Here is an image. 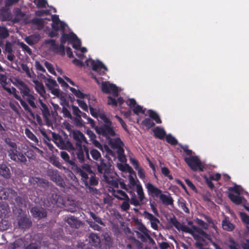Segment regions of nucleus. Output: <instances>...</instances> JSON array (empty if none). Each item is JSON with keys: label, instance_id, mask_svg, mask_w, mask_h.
Here are the masks:
<instances>
[{"label": "nucleus", "instance_id": "nucleus-1", "mask_svg": "<svg viewBox=\"0 0 249 249\" xmlns=\"http://www.w3.org/2000/svg\"><path fill=\"white\" fill-rule=\"evenodd\" d=\"M113 162L111 159H102L96 163L97 171L103 175L104 180L115 188H118V181L113 178Z\"/></svg>", "mask_w": 249, "mask_h": 249}, {"label": "nucleus", "instance_id": "nucleus-2", "mask_svg": "<svg viewBox=\"0 0 249 249\" xmlns=\"http://www.w3.org/2000/svg\"><path fill=\"white\" fill-rule=\"evenodd\" d=\"M178 145L186 154L189 156V157L185 158L184 161L191 169L193 171H196L197 169H199L200 171H202L203 170V166L201 161L197 156H192L193 151L188 149V145H183L180 143H179Z\"/></svg>", "mask_w": 249, "mask_h": 249}, {"label": "nucleus", "instance_id": "nucleus-3", "mask_svg": "<svg viewBox=\"0 0 249 249\" xmlns=\"http://www.w3.org/2000/svg\"><path fill=\"white\" fill-rule=\"evenodd\" d=\"M107 141L108 144L113 150H116V151L119 160L122 162L126 161V159L123 147L124 143L121 139L119 137L115 138L110 137L107 140Z\"/></svg>", "mask_w": 249, "mask_h": 249}, {"label": "nucleus", "instance_id": "nucleus-4", "mask_svg": "<svg viewBox=\"0 0 249 249\" xmlns=\"http://www.w3.org/2000/svg\"><path fill=\"white\" fill-rule=\"evenodd\" d=\"M52 135L53 141L60 149L67 150H73L74 149L67 135H64V137H62L55 133H53Z\"/></svg>", "mask_w": 249, "mask_h": 249}, {"label": "nucleus", "instance_id": "nucleus-5", "mask_svg": "<svg viewBox=\"0 0 249 249\" xmlns=\"http://www.w3.org/2000/svg\"><path fill=\"white\" fill-rule=\"evenodd\" d=\"M95 131L98 135L105 137L107 140L110 137H115L116 135V133L112 126L107 124H102L96 126Z\"/></svg>", "mask_w": 249, "mask_h": 249}, {"label": "nucleus", "instance_id": "nucleus-6", "mask_svg": "<svg viewBox=\"0 0 249 249\" xmlns=\"http://www.w3.org/2000/svg\"><path fill=\"white\" fill-rule=\"evenodd\" d=\"M76 148L77 158L80 163L91 161L89 155V148L87 146L84 145L83 147H76Z\"/></svg>", "mask_w": 249, "mask_h": 249}, {"label": "nucleus", "instance_id": "nucleus-7", "mask_svg": "<svg viewBox=\"0 0 249 249\" xmlns=\"http://www.w3.org/2000/svg\"><path fill=\"white\" fill-rule=\"evenodd\" d=\"M37 106L40 109L42 116L46 124L48 126L52 124V121L50 119L51 113L48 105L43 102L42 100L39 99L37 103Z\"/></svg>", "mask_w": 249, "mask_h": 249}, {"label": "nucleus", "instance_id": "nucleus-8", "mask_svg": "<svg viewBox=\"0 0 249 249\" xmlns=\"http://www.w3.org/2000/svg\"><path fill=\"white\" fill-rule=\"evenodd\" d=\"M101 89L104 93H111L114 97H117L119 95L117 87L115 85L111 84L108 81L102 82L101 85Z\"/></svg>", "mask_w": 249, "mask_h": 249}, {"label": "nucleus", "instance_id": "nucleus-9", "mask_svg": "<svg viewBox=\"0 0 249 249\" xmlns=\"http://www.w3.org/2000/svg\"><path fill=\"white\" fill-rule=\"evenodd\" d=\"M66 26V24L63 21L52 23V30L49 33V36L54 37L58 36L59 30H60L61 32H64Z\"/></svg>", "mask_w": 249, "mask_h": 249}, {"label": "nucleus", "instance_id": "nucleus-10", "mask_svg": "<svg viewBox=\"0 0 249 249\" xmlns=\"http://www.w3.org/2000/svg\"><path fill=\"white\" fill-rule=\"evenodd\" d=\"M72 136L75 141L76 147H82L83 143H88L84 135L79 130H73L72 132Z\"/></svg>", "mask_w": 249, "mask_h": 249}, {"label": "nucleus", "instance_id": "nucleus-11", "mask_svg": "<svg viewBox=\"0 0 249 249\" xmlns=\"http://www.w3.org/2000/svg\"><path fill=\"white\" fill-rule=\"evenodd\" d=\"M92 69L100 75H104L107 69L106 66L99 60L94 61L92 60L91 62Z\"/></svg>", "mask_w": 249, "mask_h": 249}, {"label": "nucleus", "instance_id": "nucleus-12", "mask_svg": "<svg viewBox=\"0 0 249 249\" xmlns=\"http://www.w3.org/2000/svg\"><path fill=\"white\" fill-rule=\"evenodd\" d=\"M192 229L195 231V232L197 233L201 236L204 237L205 238L208 239L210 241L211 244L213 245V246L215 248V249H223L221 248L218 244H217L215 242L213 241L211 236L207 233L205 231H204L202 229L195 226L192 225Z\"/></svg>", "mask_w": 249, "mask_h": 249}, {"label": "nucleus", "instance_id": "nucleus-13", "mask_svg": "<svg viewBox=\"0 0 249 249\" xmlns=\"http://www.w3.org/2000/svg\"><path fill=\"white\" fill-rule=\"evenodd\" d=\"M49 176L50 177L51 180L55 182L57 185L60 187L64 186V180L58 174L57 170H50L49 172Z\"/></svg>", "mask_w": 249, "mask_h": 249}, {"label": "nucleus", "instance_id": "nucleus-14", "mask_svg": "<svg viewBox=\"0 0 249 249\" xmlns=\"http://www.w3.org/2000/svg\"><path fill=\"white\" fill-rule=\"evenodd\" d=\"M145 187L147 190L148 194L153 197H159L162 193L160 189L150 182L146 184Z\"/></svg>", "mask_w": 249, "mask_h": 249}, {"label": "nucleus", "instance_id": "nucleus-15", "mask_svg": "<svg viewBox=\"0 0 249 249\" xmlns=\"http://www.w3.org/2000/svg\"><path fill=\"white\" fill-rule=\"evenodd\" d=\"M31 213L33 216L38 219H40L47 216L46 211L42 208L37 207H33L31 210Z\"/></svg>", "mask_w": 249, "mask_h": 249}, {"label": "nucleus", "instance_id": "nucleus-16", "mask_svg": "<svg viewBox=\"0 0 249 249\" xmlns=\"http://www.w3.org/2000/svg\"><path fill=\"white\" fill-rule=\"evenodd\" d=\"M138 229L142 233L141 234L139 231H137V237L141 240L143 242H146L147 241V238L146 236V234H149V231L146 228V227L142 224L141 223L138 228Z\"/></svg>", "mask_w": 249, "mask_h": 249}, {"label": "nucleus", "instance_id": "nucleus-17", "mask_svg": "<svg viewBox=\"0 0 249 249\" xmlns=\"http://www.w3.org/2000/svg\"><path fill=\"white\" fill-rule=\"evenodd\" d=\"M72 169L75 171L81 176V179L85 186H89L88 179L89 177L87 173L84 171L81 168L78 167L77 165L72 167Z\"/></svg>", "mask_w": 249, "mask_h": 249}, {"label": "nucleus", "instance_id": "nucleus-18", "mask_svg": "<svg viewBox=\"0 0 249 249\" xmlns=\"http://www.w3.org/2000/svg\"><path fill=\"white\" fill-rule=\"evenodd\" d=\"M30 182L34 185H37L44 188L49 186V182L44 178L38 177H32L29 179Z\"/></svg>", "mask_w": 249, "mask_h": 249}, {"label": "nucleus", "instance_id": "nucleus-19", "mask_svg": "<svg viewBox=\"0 0 249 249\" xmlns=\"http://www.w3.org/2000/svg\"><path fill=\"white\" fill-rule=\"evenodd\" d=\"M6 76L2 74H0V82L2 84L3 88L9 93L13 94L16 97V89L13 87L10 88L6 82Z\"/></svg>", "mask_w": 249, "mask_h": 249}, {"label": "nucleus", "instance_id": "nucleus-20", "mask_svg": "<svg viewBox=\"0 0 249 249\" xmlns=\"http://www.w3.org/2000/svg\"><path fill=\"white\" fill-rule=\"evenodd\" d=\"M65 221L71 228L78 229L80 227L81 224V222L74 216H67L65 218Z\"/></svg>", "mask_w": 249, "mask_h": 249}, {"label": "nucleus", "instance_id": "nucleus-21", "mask_svg": "<svg viewBox=\"0 0 249 249\" xmlns=\"http://www.w3.org/2000/svg\"><path fill=\"white\" fill-rule=\"evenodd\" d=\"M77 38V36L73 32L69 34H66L64 32H62V35L60 38V42L61 44H64L68 41L69 43H71L74 39Z\"/></svg>", "mask_w": 249, "mask_h": 249}, {"label": "nucleus", "instance_id": "nucleus-22", "mask_svg": "<svg viewBox=\"0 0 249 249\" xmlns=\"http://www.w3.org/2000/svg\"><path fill=\"white\" fill-rule=\"evenodd\" d=\"M161 203L165 206L173 205L174 200L170 194L168 193V195L161 193L159 197Z\"/></svg>", "mask_w": 249, "mask_h": 249}, {"label": "nucleus", "instance_id": "nucleus-23", "mask_svg": "<svg viewBox=\"0 0 249 249\" xmlns=\"http://www.w3.org/2000/svg\"><path fill=\"white\" fill-rule=\"evenodd\" d=\"M32 221L27 217H22L18 221V225L22 229H28L32 225Z\"/></svg>", "mask_w": 249, "mask_h": 249}, {"label": "nucleus", "instance_id": "nucleus-24", "mask_svg": "<svg viewBox=\"0 0 249 249\" xmlns=\"http://www.w3.org/2000/svg\"><path fill=\"white\" fill-rule=\"evenodd\" d=\"M89 242L91 246L97 247L101 243L99 236L94 233H91L89 237Z\"/></svg>", "mask_w": 249, "mask_h": 249}, {"label": "nucleus", "instance_id": "nucleus-25", "mask_svg": "<svg viewBox=\"0 0 249 249\" xmlns=\"http://www.w3.org/2000/svg\"><path fill=\"white\" fill-rule=\"evenodd\" d=\"M89 154L92 159L91 161L93 160L95 163L103 159L100 152L95 148H91L89 152Z\"/></svg>", "mask_w": 249, "mask_h": 249}, {"label": "nucleus", "instance_id": "nucleus-26", "mask_svg": "<svg viewBox=\"0 0 249 249\" xmlns=\"http://www.w3.org/2000/svg\"><path fill=\"white\" fill-rule=\"evenodd\" d=\"M153 132L155 137L160 140H163L166 135L164 129L159 126H157L154 128Z\"/></svg>", "mask_w": 249, "mask_h": 249}, {"label": "nucleus", "instance_id": "nucleus-27", "mask_svg": "<svg viewBox=\"0 0 249 249\" xmlns=\"http://www.w3.org/2000/svg\"><path fill=\"white\" fill-rule=\"evenodd\" d=\"M113 195L115 197L119 200H129L127 195L123 191L121 190H114Z\"/></svg>", "mask_w": 249, "mask_h": 249}, {"label": "nucleus", "instance_id": "nucleus-28", "mask_svg": "<svg viewBox=\"0 0 249 249\" xmlns=\"http://www.w3.org/2000/svg\"><path fill=\"white\" fill-rule=\"evenodd\" d=\"M107 99V104L113 107H117L118 104H119V106H122L124 103V100L121 97L118 98L117 100L110 96H108Z\"/></svg>", "mask_w": 249, "mask_h": 249}, {"label": "nucleus", "instance_id": "nucleus-29", "mask_svg": "<svg viewBox=\"0 0 249 249\" xmlns=\"http://www.w3.org/2000/svg\"><path fill=\"white\" fill-rule=\"evenodd\" d=\"M60 156L66 163L71 166V168L76 165L73 160L70 159L69 154L66 151L61 152Z\"/></svg>", "mask_w": 249, "mask_h": 249}, {"label": "nucleus", "instance_id": "nucleus-30", "mask_svg": "<svg viewBox=\"0 0 249 249\" xmlns=\"http://www.w3.org/2000/svg\"><path fill=\"white\" fill-rule=\"evenodd\" d=\"M10 170L6 165H0V176L4 178H8L10 177Z\"/></svg>", "mask_w": 249, "mask_h": 249}, {"label": "nucleus", "instance_id": "nucleus-31", "mask_svg": "<svg viewBox=\"0 0 249 249\" xmlns=\"http://www.w3.org/2000/svg\"><path fill=\"white\" fill-rule=\"evenodd\" d=\"M20 84L22 86V88L20 89V93L22 95L23 98L30 95V89L29 88L26 86L25 85H23V84L20 82L19 80L17 79V84Z\"/></svg>", "mask_w": 249, "mask_h": 249}, {"label": "nucleus", "instance_id": "nucleus-32", "mask_svg": "<svg viewBox=\"0 0 249 249\" xmlns=\"http://www.w3.org/2000/svg\"><path fill=\"white\" fill-rule=\"evenodd\" d=\"M17 100H19L20 102L21 105L27 113H30L32 116H34V113L32 111L31 109L29 107L28 104L26 101H23L21 99L20 96L17 94Z\"/></svg>", "mask_w": 249, "mask_h": 249}, {"label": "nucleus", "instance_id": "nucleus-33", "mask_svg": "<svg viewBox=\"0 0 249 249\" xmlns=\"http://www.w3.org/2000/svg\"><path fill=\"white\" fill-rule=\"evenodd\" d=\"M228 196L230 200L236 205H240L242 202V197L239 196L229 193Z\"/></svg>", "mask_w": 249, "mask_h": 249}, {"label": "nucleus", "instance_id": "nucleus-34", "mask_svg": "<svg viewBox=\"0 0 249 249\" xmlns=\"http://www.w3.org/2000/svg\"><path fill=\"white\" fill-rule=\"evenodd\" d=\"M150 118L154 120L157 124H161V120L158 114L153 110L149 109L147 111Z\"/></svg>", "mask_w": 249, "mask_h": 249}, {"label": "nucleus", "instance_id": "nucleus-35", "mask_svg": "<svg viewBox=\"0 0 249 249\" xmlns=\"http://www.w3.org/2000/svg\"><path fill=\"white\" fill-rule=\"evenodd\" d=\"M222 227L224 230L231 231L234 229V225L227 219L222 221Z\"/></svg>", "mask_w": 249, "mask_h": 249}, {"label": "nucleus", "instance_id": "nucleus-36", "mask_svg": "<svg viewBox=\"0 0 249 249\" xmlns=\"http://www.w3.org/2000/svg\"><path fill=\"white\" fill-rule=\"evenodd\" d=\"M36 84V89L37 92L42 96H43L45 93V89L43 85L40 83L38 81H34Z\"/></svg>", "mask_w": 249, "mask_h": 249}, {"label": "nucleus", "instance_id": "nucleus-37", "mask_svg": "<svg viewBox=\"0 0 249 249\" xmlns=\"http://www.w3.org/2000/svg\"><path fill=\"white\" fill-rule=\"evenodd\" d=\"M31 23L37 25L39 29H42L44 27V21L42 18H34L31 20Z\"/></svg>", "mask_w": 249, "mask_h": 249}, {"label": "nucleus", "instance_id": "nucleus-38", "mask_svg": "<svg viewBox=\"0 0 249 249\" xmlns=\"http://www.w3.org/2000/svg\"><path fill=\"white\" fill-rule=\"evenodd\" d=\"M136 192L138 195L140 202H142L145 199V196L141 184H137Z\"/></svg>", "mask_w": 249, "mask_h": 249}, {"label": "nucleus", "instance_id": "nucleus-39", "mask_svg": "<svg viewBox=\"0 0 249 249\" xmlns=\"http://www.w3.org/2000/svg\"><path fill=\"white\" fill-rule=\"evenodd\" d=\"M21 67L23 71L26 73L28 77L32 78L36 76V74L34 73V71H31L29 68L26 64H21Z\"/></svg>", "mask_w": 249, "mask_h": 249}, {"label": "nucleus", "instance_id": "nucleus-40", "mask_svg": "<svg viewBox=\"0 0 249 249\" xmlns=\"http://www.w3.org/2000/svg\"><path fill=\"white\" fill-rule=\"evenodd\" d=\"M130 194L132 195V196L131 199H130V203L131 205H133L135 206H138L141 205L142 203H140V201H139L137 198L136 196L134 193L132 191L129 192Z\"/></svg>", "mask_w": 249, "mask_h": 249}, {"label": "nucleus", "instance_id": "nucleus-41", "mask_svg": "<svg viewBox=\"0 0 249 249\" xmlns=\"http://www.w3.org/2000/svg\"><path fill=\"white\" fill-rule=\"evenodd\" d=\"M89 214L90 216L91 217H92V218L95 221V222H96L98 224H100L102 226H105V224L104 223V222L102 221L101 218L99 216H98V215H97L96 214H95V213H94L90 211L89 212Z\"/></svg>", "mask_w": 249, "mask_h": 249}, {"label": "nucleus", "instance_id": "nucleus-42", "mask_svg": "<svg viewBox=\"0 0 249 249\" xmlns=\"http://www.w3.org/2000/svg\"><path fill=\"white\" fill-rule=\"evenodd\" d=\"M50 162L52 164H53L54 166H56V167L58 168L59 169L64 168V167L62 165V164L59 161L58 158L54 156V157H51Z\"/></svg>", "mask_w": 249, "mask_h": 249}, {"label": "nucleus", "instance_id": "nucleus-43", "mask_svg": "<svg viewBox=\"0 0 249 249\" xmlns=\"http://www.w3.org/2000/svg\"><path fill=\"white\" fill-rule=\"evenodd\" d=\"M90 177L89 178V186H96L98 184V178L96 177L95 174L92 172L90 173Z\"/></svg>", "mask_w": 249, "mask_h": 249}, {"label": "nucleus", "instance_id": "nucleus-44", "mask_svg": "<svg viewBox=\"0 0 249 249\" xmlns=\"http://www.w3.org/2000/svg\"><path fill=\"white\" fill-rule=\"evenodd\" d=\"M25 133L26 136L31 140L35 142H38V139L36 137L28 128H26Z\"/></svg>", "mask_w": 249, "mask_h": 249}, {"label": "nucleus", "instance_id": "nucleus-45", "mask_svg": "<svg viewBox=\"0 0 249 249\" xmlns=\"http://www.w3.org/2000/svg\"><path fill=\"white\" fill-rule=\"evenodd\" d=\"M24 100H26L29 104L30 105L31 107H32L33 108H36V105L34 102L35 98L34 96L30 94V95H28L24 98H23Z\"/></svg>", "mask_w": 249, "mask_h": 249}, {"label": "nucleus", "instance_id": "nucleus-46", "mask_svg": "<svg viewBox=\"0 0 249 249\" xmlns=\"http://www.w3.org/2000/svg\"><path fill=\"white\" fill-rule=\"evenodd\" d=\"M166 141L172 145H176L178 143V140L171 134L166 136Z\"/></svg>", "mask_w": 249, "mask_h": 249}, {"label": "nucleus", "instance_id": "nucleus-47", "mask_svg": "<svg viewBox=\"0 0 249 249\" xmlns=\"http://www.w3.org/2000/svg\"><path fill=\"white\" fill-rule=\"evenodd\" d=\"M142 124L148 128H151L155 126V123L149 118H145L142 121Z\"/></svg>", "mask_w": 249, "mask_h": 249}, {"label": "nucleus", "instance_id": "nucleus-48", "mask_svg": "<svg viewBox=\"0 0 249 249\" xmlns=\"http://www.w3.org/2000/svg\"><path fill=\"white\" fill-rule=\"evenodd\" d=\"M9 193L7 189L2 186H0V198L6 199L9 197Z\"/></svg>", "mask_w": 249, "mask_h": 249}, {"label": "nucleus", "instance_id": "nucleus-49", "mask_svg": "<svg viewBox=\"0 0 249 249\" xmlns=\"http://www.w3.org/2000/svg\"><path fill=\"white\" fill-rule=\"evenodd\" d=\"M69 44H71L72 45V47L74 49L79 50L81 47V42L80 40L77 36V38L75 39H74L73 41H71Z\"/></svg>", "mask_w": 249, "mask_h": 249}, {"label": "nucleus", "instance_id": "nucleus-50", "mask_svg": "<svg viewBox=\"0 0 249 249\" xmlns=\"http://www.w3.org/2000/svg\"><path fill=\"white\" fill-rule=\"evenodd\" d=\"M170 223L178 231L180 230V227L182 224L178 221L176 217L174 216L173 218L170 219Z\"/></svg>", "mask_w": 249, "mask_h": 249}, {"label": "nucleus", "instance_id": "nucleus-51", "mask_svg": "<svg viewBox=\"0 0 249 249\" xmlns=\"http://www.w3.org/2000/svg\"><path fill=\"white\" fill-rule=\"evenodd\" d=\"M142 215L145 218L149 220L150 221L158 220L157 218L146 211L143 212Z\"/></svg>", "mask_w": 249, "mask_h": 249}, {"label": "nucleus", "instance_id": "nucleus-52", "mask_svg": "<svg viewBox=\"0 0 249 249\" xmlns=\"http://www.w3.org/2000/svg\"><path fill=\"white\" fill-rule=\"evenodd\" d=\"M53 49L54 51H56L57 53H59L61 55L65 54V46L64 44L61 43H60L59 45L57 44Z\"/></svg>", "mask_w": 249, "mask_h": 249}, {"label": "nucleus", "instance_id": "nucleus-53", "mask_svg": "<svg viewBox=\"0 0 249 249\" xmlns=\"http://www.w3.org/2000/svg\"><path fill=\"white\" fill-rule=\"evenodd\" d=\"M161 173L166 177H168V178L170 180L173 179V176L170 174V170L167 167H163L161 169Z\"/></svg>", "mask_w": 249, "mask_h": 249}, {"label": "nucleus", "instance_id": "nucleus-54", "mask_svg": "<svg viewBox=\"0 0 249 249\" xmlns=\"http://www.w3.org/2000/svg\"><path fill=\"white\" fill-rule=\"evenodd\" d=\"M178 206L185 213H189V210L186 206V201L184 200L179 201Z\"/></svg>", "mask_w": 249, "mask_h": 249}, {"label": "nucleus", "instance_id": "nucleus-55", "mask_svg": "<svg viewBox=\"0 0 249 249\" xmlns=\"http://www.w3.org/2000/svg\"><path fill=\"white\" fill-rule=\"evenodd\" d=\"M9 36L7 29L3 27H0V38H5Z\"/></svg>", "mask_w": 249, "mask_h": 249}, {"label": "nucleus", "instance_id": "nucleus-56", "mask_svg": "<svg viewBox=\"0 0 249 249\" xmlns=\"http://www.w3.org/2000/svg\"><path fill=\"white\" fill-rule=\"evenodd\" d=\"M196 223L199 226H201L202 228L207 230L208 228V225L202 220L196 218L195 220Z\"/></svg>", "mask_w": 249, "mask_h": 249}, {"label": "nucleus", "instance_id": "nucleus-57", "mask_svg": "<svg viewBox=\"0 0 249 249\" xmlns=\"http://www.w3.org/2000/svg\"><path fill=\"white\" fill-rule=\"evenodd\" d=\"M44 65L48 70V71L52 74L56 75V72L54 71V69L53 66V65L48 62V61H45L44 63Z\"/></svg>", "mask_w": 249, "mask_h": 249}, {"label": "nucleus", "instance_id": "nucleus-58", "mask_svg": "<svg viewBox=\"0 0 249 249\" xmlns=\"http://www.w3.org/2000/svg\"><path fill=\"white\" fill-rule=\"evenodd\" d=\"M180 228H181L180 230L186 233H190L191 235L194 232H195V231H194L192 228H190L189 227L185 225H182Z\"/></svg>", "mask_w": 249, "mask_h": 249}, {"label": "nucleus", "instance_id": "nucleus-59", "mask_svg": "<svg viewBox=\"0 0 249 249\" xmlns=\"http://www.w3.org/2000/svg\"><path fill=\"white\" fill-rule=\"evenodd\" d=\"M115 117L118 120L121 126L124 128V129L127 132H128V130L127 129V125L124 122V121L118 115H116L115 116Z\"/></svg>", "mask_w": 249, "mask_h": 249}, {"label": "nucleus", "instance_id": "nucleus-60", "mask_svg": "<svg viewBox=\"0 0 249 249\" xmlns=\"http://www.w3.org/2000/svg\"><path fill=\"white\" fill-rule=\"evenodd\" d=\"M133 111L135 114L137 115H138L140 113L143 114L145 112L144 110L143 109L142 107L138 105H137L134 107Z\"/></svg>", "mask_w": 249, "mask_h": 249}, {"label": "nucleus", "instance_id": "nucleus-61", "mask_svg": "<svg viewBox=\"0 0 249 249\" xmlns=\"http://www.w3.org/2000/svg\"><path fill=\"white\" fill-rule=\"evenodd\" d=\"M77 103L78 105V106L84 110L88 111V107L87 104L83 101L77 99Z\"/></svg>", "mask_w": 249, "mask_h": 249}, {"label": "nucleus", "instance_id": "nucleus-62", "mask_svg": "<svg viewBox=\"0 0 249 249\" xmlns=\"http://www.w3.org/2000/svg\"><path fill=\"white\" fill-rule=\"evenodd\" d=\"M129 200H124V201L122 203L121 205V209L123 211H127L129 209L130 205L129 204Z\"/></svg>", "mask_w": 249, "mask_h": 249}, {"label": "nucleus", "instance_id": "nucleus-63", "mask_svg": "<svg viewBox=\"0 0 249 249\" xmlns=\"http://www.w3.org/2000/svg\"><path fill=\"white\" fill-rule=\"evenodd\" d=\"M47 82L48 83L46 84V85L50 89H52L57 85L56 81L52 79H48Z\"/></svg>", "mask_w": 249, "mask_h": 249}, {"label": "nucleus", "instance_id": "nucleus-64", "mask_svg": "<svg viewBox=\"0 0 249 249\" xmlns=\"http://www.w3.org/2000/svg\"><path fill=\"white\" fill-rule=\"evenodd\" d=\"M230 242L231 244L228 245L229 249H238L239 245L233 239H230Z\"/></svg>", "mask_w": 249, "mask_h": 249}]
</instances>
